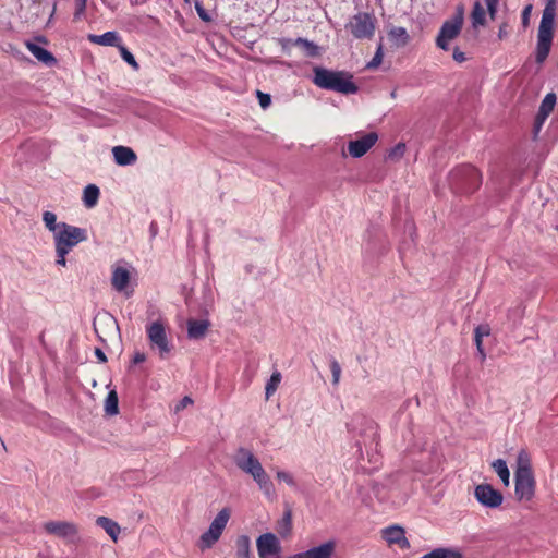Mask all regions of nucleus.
<instances>
[{
    "instance_id": "f03ea898",
    "label": "nucleus",
    "mask_w": 558,
    "mask_h": 558,
    "mask_svg": "<svg viewBox=\"0 0 558 558\" xmlns=\"http://www.w3.org/2000/svg\"><path fill=\"white\" fill-rule=\"evenodd\" d=\"M313 72V83L319 88L344 95L355 94L357 92V86L352 81V75L347 72L331 71L322 66H315Z\"/></svg>"
},
{
    "instance_id": "7ed1b4c3",
    "label": "nucleus",
    "mask_w": 558,
    "mask_h": 558,
    "mask_svg": "<svg viewBox=\"0 0 558 558\" xmlns=\"http://www.w3.org/2000/svg\"><path fill=\"white\" fill-rule=\"evenodd\" d=\"M515 496L519 500H531L535 494V478L527 453L521 451L518 457V469L514 474Z\"/></svg>"
},
{
    "instance_id": "c85d7f7f",
    "label": "nucleus",
    "mask_w": 558,
    "mask_h": 558,
    "mask_svg": "<svg viewBox=\"0 0 558 558\" xmlns=\"http://www.w3.org/2000/svg\"><path fill=\"white\" fill-rule=\"evenodd\" d=\"M99 189L94 185V184H89L87 185L85 189H84V194H83V202L85 204L86 207H94L97 202H98V197H99Z\"/></svg>"
},
{
    "instance_id": "9d476101",
    "label": "nucleus",
    "mask_w": 558,
    "mask_h": 558,
    "mask_svg": "<svg viewBox=\"0 0 558 558\" xmlns=\"http://www.w3.org/2000/svg\"><path fill=\"white\" fill-rule=\"evenodd\" d=\"M475 499L485 508L496 509L504 501L502 494L490 484H478L474 489Z\"/></svg>"
},
{
    "instance_id": "37998d69",
    "label": "nucleus",
    "mask_w": 558,
    "mask_h": 558,
    "mask_svg": "<svg viewBox=\"0 0 558 558\" xmlns=\"http://www.w3.org/2000/svg\"><path fill=\"white\" fill-rule=\"evenodd\" d=\"M481 329H475L474 330V341H475V344H476V349L478 351V353L481 354L482 359L484 360L486 354L484 352V349H483V341H482V335L480 333Z\"/></svg>"
},
{
    "instance_id": "f704fd0d",
    "label": "nucleus",
    "mask_w": 558,
    "mask_h": 558,
    "mask_svg": "<svg viewBox=\"0 0 558 558\" xmlns=\"http://www.w3.org/2000/svg\"><path fill=\"white\" fill-rule=\"evenodd\" d=\"M75 10L73 13V21L78 22L86 13L87 0H74Z\"/></svg>"
},
{
    "instance_id": "4c0bfd02",
    "label": "nucleus",
    "mask_w": 558,
    "mask_h": 558,
    "mask_svg": "<svg viewBox=\"0 0 558 558\" xmlns=\"http://www.w3.org/2000/svg\"><path fill=\"white\" fill-rule=\"evenodd\" d=\"M549 116L545 114V113H542V112H537L536 117H535V120H534V123H533V136L534 138H536L545 123V121L547 120Z\"/></svg>"
},
{
    "instance_id": "7c9ffc66",
    "label": "nucleus",
    "mask_w": 558,
    "mask_h": 558,
    "mask_svg": "<svg viewBox=\"0 0 558 558\" xmlns=\"http://www.w3.org/2000/svg\"><path fill=\"white\" fill-rule=\"evenodd\" d=\"M43 221L45 227L53 233V236L61 230V222H57V216L52 211H45L43 214Z\"/></svg>"
},
{
    "instance_id": "393cba45",
    "label": "nucleus",
    "mask_w": 558,
    "mask_h": 558,
    "mask_svg": "<svg viewBox=\"0 0 558 558\" xmlns=\"http://www.w3.org/2000/svg\"><path fill=\"white\" fill-rule=\"evenodd\" d=\"M96 523L98 526L102 527L114 542L117 541L120 534V526L117 522L107 517H98Z\"/></svg>"
},
{
    "instance_id": "6e6552de",
    "label": "nucleus",
    "mask_w": 558,
    "mask_h": 558,
    "mask_svg": "<svg viewBox=\"0 0 558 558\" xmlns=\"http://www.w3.org/2000/svg\"><path fill=\"white\" fill-rule=\"evenodd\" d=\"M462 25L463 12L460 10L453 19L448 20L442 24L436 39L437 46L444 50H448L449 41L454 39L460 34Z\"/></svg>"
},
{
    "instance_id": "13d9d810",
    "label": "nucleus",
    "mask_w": 558,
    "mask_h": 558,
    "mask_svg": "<svg viewBox=\"0 0 558 558\" xmlns=\"http://www.w3.org/2000/svg\"><path fill=\"white\" fill-rule=\"evenodd\" d=\"M0 444L5 449V444H4V441L1 438H0Z\"/></svg>"
},
{
    "instance_id": "0eeeda50",
    "label": "nucleus",
    "mask_w": 558,
    "mask_h": 558,
    "mask_svg": "<svg viewBox=\"0 0 558 558\" xmlns=\"http://www.w3.org/2000/svg\"><path fill=\"white\" fill-rule=\"evenodd\" d=\"M347 29L356 39H369L375 33V19L369 13L359 12L351 17Z\"/></svg>"
},
{
    "instance_id": "9b49d317",
    "label": "nucleus",
    "mask_w": 558,
    "mask_h": 558,
    "mask_svg": "<svg viewBox=\"0 0 558 558\" xmlns=\"http://www.w3.org/2000/svg\"><path fill=\"white\" fill-rule=\"evenodd\" d=\"M44 530L50 535L71 542L78 533L77 526L68 521H48L44 524Z\"/></svg>"
},
{
    "instance_id": "a18cd8bd",
    "label": "nucleus",
    "mask_w": 558,
    "mask_h": 558,
    "mask_svg": "<svg viewBox=\"0 0 558 558\" xmlns=\"http://www.w3.org/2000/svg\"><path fill=\"white\" fill-rule=\"evenodd\" d=\"M68 254H69L68 252L56 250V256H57L56 264L58 266L65 267L66 266V255Z\"/></svg>"
},
{
    "instance_id": "09e8293b",
    "label": "nucleus",
    "mask_w": 558,
    "mask_h": 558,
    "mask_svg": "<svg viewBox=\"0 0 558 558\" xmlns=\"http://www.w3.org/2000/svg\"><path fill=\"white\" fill-rule=\"evenodd\" d=\"M196 11H197V13H198V16H199L203 21H205V22L210 21L209 15L207 14V12H206V11H205L201 5H198V4L196 5Z\"/></svg>"
},
{
    "instance_id": "603ef678",
    "label": "nucleus",
    "mask_w": 558,
    "mask_h": 558,
    "mask_svg": "<svg viewBox=\"0 0 558 558\" xmlns=\"http://www.w3.org/2000/svg\"><path fill=\"white\" fill-rule=\"evenodd\" d=\"M475 329H481L480 333L482 335V338L484 336H488L489 331H490V329H489V327L487 325H480Z\"/></svg>"
},
{
    "instance_id": "6e6d98bb",
    "label": "nucleus",
    "mask_w": 558,
    "mask_h": 558,
    "mask_svg": "<svg viewBox=\"0 0 558 558\" xmlns=\"http://www.w3.org/2000/svg\"><path fill=\"white\" fill-rule=\"evenodd\" d=\"M374 61H380V56H379V53H378V52H377V54L375 56Z\"/></svg>"
},
{
    "instance_id": "8fccbe9b",
    "label": "nucleus",
    "mask_w": 558,
    "mask_h": 558,
    "mask_svg": "<svg viewBox=\"0 0 558 558\" xmlns=\"http://www.w3.org/2000/svg\"><path fill=\"white\" fill-rule=\"evenodd\" d=\"M95 356L97 357L98 362L100 363H106L107 362V356L106 354L104 353V351L99 348H96L95 349Z\"/></svg>"
},
{
    "instance_id": "3c124183",
    "label": "nucleus",
    "mask_w": 558,
    "mask_h": 558,
    "mask_svg": "<svg viewBox=\"0 0 558 558\" xmlns=\"http://www.w3.org/2000/svg\"><path fill=\"white\" fill-rule=\"evenodd\" d=\"M145 360H146V355H145L144 353H142V352H136V353L134 354V356H133V360H132V361H133V363H134V364H140V363L145 362Z\"/></svg>"
},
{
    "instance_id": "f3484780",
    "label": "nucleus",
    "mask_w": 558,
    "mask_h": 558,
    "mask_svg": "<svg viewBox=\"0 0 558 558\" xmlns=\"http://www.w3.org/2000/svg\"><path fill=\"white\" fill-rule=\"evenodd\" d=\"M258 462L254 453L246 448H240L234 456L235 465L245 473L248 472V468L255 466Z\"/></svg>"
},
{
    "instance_id": "a19ab883",
    "label": "nucleus",
    "mask_w": 558,
    "mask_h": 558,
    "mask_svg": "<svg viewBox=\"0 0 558 558\" xmlns=\"http://www.w3.org/2000/svg\"><path fill=\"white\" fill-rule=\"evenodd\" d=\"M256 96L258 98V101H259V106L263 108V109H267L270 104H271V97L269 94H266V93H263L260 90H257L256 92Z\"/></svg>"
},
{
    "instance_id": "5fc2aeb1",
    "label": "nucleus",
    "mask_w": 558,
    "mask_h": 558,
    "mask_svg": "<svg viewBox=\"0 0 558 558\" xmlns=\"http://www.w3.org/2000/svg\"><path fill=\"white\" fill-rule=\"evenodd\" d=\"M183 404H186V403H192V400L189 398V397H185L183 400H182Z\"/></svg>"
},
{
    "instance_id": "20e7f679",
    "label": "nucleus",
    "mask_w": 558,
    "mask_h": 558,
    "mask_svg": "<svg viewBox=\"0 0 558 558\" xmlns=\"http://www.w3.org/2000/svg\"><path fill=\"white\" fill-rule=\"evenodd\" d=\"M56 250L70 253L81 242L87 240V231L66 222H61V230L53 236Z\"/></svg>"
},
{
    "instance_id": "dca6fc26",
    "label": "nucleus",
    "mask_w": 558,
    "mask_h": 558,
    "mask_svg": "<svg viewBox=\"0 0 558 558\" xmlns=\"http://www.w3.org/2000/svg\"><path fill=\"white\" fill-rule=\"evenodd\" d=\"M383 538L389 545H398L401 549L410 548V543L405 537V531L399 525H392L381 531Z\"/></svg>"
},
{
    "instance_id": "72a5a7b5",
    "label": "nucleus",
    "mask_w": 558,
    "mask_h": 558,
    "mask_svg": "<svg viewBox=\"0 0 558 558\" xmlns=\"http://www.w3.org/2000/svg\"><path fill=\"white\" fill-rule=\"evenodd\" d=\"M280 381L281 374L278 371L274 372L265 387V395L267 400L276 392Z\"/></svg>"
},
{
    "instance_id": "2f4dec72",
    "label": "nucleus",
    "mask_w": 558,
    "mask_h": 558,
    "mask_svg": "<svg viewBox=\"0 0 558 558\" xmlns=\"http://www.w3.org/2000/svg\"><path fill=\"white\" fill-rule=\"evenodd\" d=\"M119 399L114 390L110 391L105 401V411L109 415H116L119 412Z\"/></svg>"
},
{
    "instance_id": "4468645a",
    "label": "nucleus",
    "mask_w": 558,
    "mask_h": 558,
    "mask_svg": "<svg viewBox=\"0 0 558 558\" xmlns=\"http://www.w3.org/2000/svg\"><path fill=\"white\" fill-rule=\"evenodd\" d=\"M253 480L257 483L259 489L267 496L271 497L275 494V487L270 481L269 475L264 470L260 462L255 464L253 468H248V472Z\"/></svg>"
},
{
    "instance_id": "1a4fd4ad",
    "label": "nucleus",
    "mask_w": 558,
    "mask_h": 558,
    "mask_svg": "<svg viewBox=\"0 0 558 558\" xmlns=\"http://www.w3.org/2000/svg\"><path fill=\"white\" fill-rule=\"evenodd\" d=\"M146 332L151 347L158 349L161 359L170 353L172 347L169 343L166 328L161 322L157 320L148 325Z\"/></svg>"
},
{
    "instance_id": "423d86ee",
    "label": "nucleus",
    "mask_w": 558,
    "mask_h": 558,
    "mask_svg": "<svg viewBox=\"0 0 558 558\" xmlns=\"http://www.w3.org/2000/svg\"><path fill=\"white\" fill-rule=\"evenodd\" d=\"M451 179L458 189L466 193L475 191L482 183L480 171L471 165H463L454 169L451 172Z\"/></svg>"
},
{
    "instance_id": "58836bf2",
    "label": "nucleus",
    "mask_w": 558,
    "mask_h": 558,
    "mask_svg": "<svg viewBox=\"0 0 558 558\" xmlns=\"http://www.w3.org/2000/svg\"><path fill=\"white\" fill-rule=\"evenodd\" d=\"M120 53L122 59L130 64L133 69H138V63L136 62L134 56L122 45L119 46Z\"/></svg>"
},
{
    "instance_id": "f8f14e48",
    "label": "nucleus",
    "mask_w": 558,
    "mask_h": 558,
    "mask_svg": "<svg viewBox=\"0 0 558 558\" xmlns=\"http://www.w3.org/2000/svg\"><path fill=\"white\" fill-rule=\"evenodd\" d=\"M377 140V133L369 132L355 141H350L348 144V153L354 158H360L376 144Z\"/></svg>"
},
{
    "instance_id": "f257e3e1",
    "label": "nucleus",
    "mask_w": 558,
    "mask_h": 558,
    "mask_svg": "<svg viewBox=\"0 0 558 558\" xmlns=\"http://www.w3.org/2000/svg\"><path fill=\"white\" fill-rule=\"evenodd\" d=\"M556 1L547 0L537 29L535 61L543 64L548 58L555 36Z\"/></svg>"
},
{
    "instance_id": "e433bc0d",
    "label": "nucleus",
    "mask_w": 558,
    "mask_h": 558,
    "mask_svg": "<svg viewBox=\"0 0 558 558\" xmlns=\"http://www.w3.org/2000/svg\"><path fill=\"white\" fill-rule=\"evenodd\" d=\"M549 116L545 114V113H542V112H537L536 117H535V120H534V123H533V136L534 138H536L545 123V121L547 120Z\"/></svg>"
},
{
    "instance_id": "ddd939ff",
    "label": "nucleus",
    "mask_w": 558,
    "mask_h": 558,
    "mask_svg": "<svg viewBox=\"0 0 558 558\" xmlns=\"http://www.w3.org/2000/svg\"><path fill=\"white\" fill-rule=\"evenodd\" d=\"M256 545L259 558L278 556L281 550L280 543L277 536L272 533L262 534L257 538Z\"/></svg>"
},
{
    "instance_id": "a878e982",
    "label": "nucleus",
    "mask_w": 558,
    "mask_h": 558,
    "mask_svg": "<svg viewBox=\"0 0 558 558\" xmlns=\"http://www.w3.org/2000/svg\"><path fill=\"white\" fill-rule=\"evenodd\" d=\"M471 23L474 28L486 24V11L480 1L473 4L471 12Z\"/></svg>"
},
{
    "instance_id": "2eb2a0df",
    "label": "nucleus",
    "mask_w": 558,
    "mask_h": 558,
    "mask_svg": "<svg viewBox=\"0 0 558 558\" xmlns=\"http://www.w3.org/2000/svg\"><path fill=\"white\" fill-rule=\"evenodd\" d=\"M335 550L336 543L333 541H328L319 546L292 555L288 558H332Z\"/></svg>"
},
{
    "instance_id": "de8ad7c7",
    "label": "nucleus",
    "mask_w": 558,
    "mask_h": 558,
    "mask_svg": "<svg viewBox=\"0 0 558 558\" xmlns=\"http://www.w3.org/2000/svg\"><path fill=\"white\" fill-rule=\"evenodd\" d=\"M532 5L529 4L523 9L522 12V22L523 25H526L529 23L530 14H531Z\"/></svg>"
},
{
    "instance_id": "b1692460",
    "label": "nucleus",
    "mask_w": 558,
    "mask_h": 558,
    "mask_svg": "<svg viewBox=\"0 0 558 558\" xmlns=\"http://www.w3.org/2000/svg\"><path fill=\"white\" fill-rule=\"evenodd\" d=\"M388 37L396 47H404L410 40V36L404 27H392L388 33Z\"/></svg>"
},
{
    "instance_id": "49530a36",
    "label": "nucleus",
    "mask_w": 558,
    "mask_h": 558,
    "mask_svg": "<svg viewBox=\"0 0 558 558\" xmlns=\"http://www.w3.org/2000/svg\"><path fill=\"white\" fill-rule=\"evenodd\" d=\"M452 58L459 63H462L466 60L464 52L460 51L458 48L454 49Z\"/></svg>"
},
{
    "instance_id": "aec40b11",
    "label": "nucleus",
    "mask_w": 558,
    "mask_h": 558,
    "mask_svg": "<svg viewBox=\"0 0 558 558\" xmlns=\"http://www.w3.org/2000/svg\"><path fill=\"white\" fill-rule=\"evenodd\" d=\"M210 323L206 319H189L187 336L190 339H201L205 337Z\"/></svg>"
},
{
    "instance_id": "ea45409f",
    "label": "nucleus",
    "mask_w": 558,
    "mask_h": 558,
    "mask_svg": "<svg viewBox=\"0 0 558 558\" xmlns=\"http://www.w3.org/2000/svg\"><path fill=\"white\" fill-rule=\"evenodd\" d=\"M330 371L332 374V384L337 386L340 381L341 366L336 359L330 361Z\"/></svg>"
},
{
    "instance_id": "c03bdc74",
    "label": "nucleus",
    "mask_w": 558,
    "mask_h": 558,
    "mask_svg": "<svg viewBox=\"0 0 558 558\" xmlns=\"http://www.w3.org/2000/svg\"><path fill=\"white\" fill-rule=\"evenodd\" d=\"M276 476L279 481H283L289 486H295V481L290 473H288L286 471H278Z\"/></svg>"
},
{
    "instance_id": "5701e85b",
    "label": "nucleus",
    "mask_w": 558,
    "mask_h": 558,
    "mask_svg": "<svg viewBox=\"0 0 558 558\" xmlns=\"http://www.w3.org/2000/svg\"><path fill=\"white\" fill-rule=\"evenodd\" d=\"M278 43H279V45L281 46V48L283 50L289 49L291 46H301V47H304L307 50L308 56L313 57L317 52L316 51L317 47L313 43L308 41L305 38L299 37L295 40H292V39H289V38H280L278 40Z\"/></svg>"
},
{
    "instance_id": "bb28decb",
    "label": "nucleus",
    "mask_w": 558,
    "mask_h": 558,
    "mask_svg": "<svg viewBox=\"0 0 558 558\" xmlns=\"http://www.w3.org/2000/svg\"><path fill=\"white\" fill-rule=\"evenodd\" d=\"M292 530V511L290 508L286 509L282 518L277 522V532L286 537Z\"/></svg>"
},
{
    "instance_id": "412c9836",
    "label": "nucleus",
    "mask_w": 558,
    "mask_h": 558,
    "mask_svg": "<svg viewBox=\"0 0 558 558\" xmlns=\"http://www.w3.org/2000/svg\"><path fill=\"white\" fill-rule=\"evenodd\" d=\"M88 40L100 46L119 47L121 38L116 32H106L102 35H88Z\"/></svg>"
},
{
    "instance_id": "864d4df0",
    "label": "nucleus",
    "mask_w": 558,
    "mask_h": 558,
    "mask_svg": "<svg viewBox=\"0 0 558 558\" xmlns=\"http://www.w3.org/2000/svg\"><path fill=\"white\" fill-rule=\"evenodd\" d=\"M507 34H508V33H507V25H506V24H504V25H501V26L499 27L498 37H499L500 39H502L504 37H506V36H507Z\"/></svg>"
},
{
    "instance_id": "a211bd4d",
    "label": "nucleus",
    "mask_w": 558,
    "mask_h": 558,
    "mask_svg": "<svg viewBox=\"0 0 558 558\" xmlns=\"http://www.w3.org/2000/svg\"><path fill=\"white\" fill-rule=\"evenodd\" d=\"M131 275L130 271L122 266H116L112 269L111 286L118 291L122 292L126 289L130 283Z\"/></svg>"
},
{
    "instance_id": "4be33fe9",
    "label": "nucleus",
    "mask_w": 558,
    "mask_h": 558,
    "mask_svg": "<svg viewBox=\"0 0 558 558\" xmlns=\"http://www.w3.org/2000/svg\"><path fill=\"white\" fill-rule=\"evenodd\" d=\"M26 48L38 61H40L47 65H52L57 62L56 58L53 57V54L50 51L46 50L45 48H43L34 43L27 41Z\"/></svg>"
},
{
    "instance_id": "c756f323",
    "label": "nucleus",
    "mask_w": 558,
    "mask_h": 558,
    "mask_svg": "<svg viewBox=\"0 0 558 558\" xmlns=\"http://www.w3.org/2000/svg\"><path fill=\"white\" fill-rule=\"evenodd\" d=\"M492 466L494 468L495 472L500 477L501 482L508 486L509 485V478H510V472L507 466V463L502 459H497L493 462Z\"/></svg>"
},
{
    "instance_id": "c9c22d12",
    "label": "nucleus",
    "mask_w": 558,
    "mask_h": 558,
    "mask_svg": "<svg viewBox=\"0 0 558 558\" xmlns=\"http://www.w3.org/2000/svg\"><path fill=\"white\" fill-rule=\"evenodd\" d=\"M549 116L545 114V113H542V112H537L536 117H535V120H534V123H533V136L534 138H536L545 123V121L547 120Z\"/></svg>"
},
{
    "instance_id": "6ab92c4d",
    "label": "nucleus",
    "mask_w": 558,
    "mask_h": 558,
    "mask_svg": "<svg viewBox=\"0 0 558 558\" xmlns=\"http://www.w3.org/2000/svg\"><path fill=\"white\" fill-rule=\"evenodd\" d=\"M113 158L119 166L133 165L137 160L134 150L126 146H116L112 148Z\"/></svg>"
},
{
    "instance_id": "4d7b16f0",
    "label": "nucleus",
    "mask_w": 558,
    "mask_h": 558,
    "mask_svg": "<svg viewBox=\"0 0 558 558\" xmlns=\"http://www.w3.org/2000/svg\"><path fill=\"white\" fill-rule=\"evenodd\" d=\"M396 148L399 149V150H402L404 148V145L403 144H399Z\"/></svg>"
},
{
    "instance_id": "cd10ccee",
    "label": "nucleus",
    "mask_w": 558,
    "mask_h": 558,
    "mask_svg": "<svg viewBox=\"0 0 558 558\" xmlns=\"http://www.w3.org/2000/svg\"><path fill=\"white\" fill-rule=\"evenodd\" d=\"M236 558H251V539L247 535H241L235 541Z\"/></svg>"
},
{
    "instance_id": "473e14b6",
    "label": "nucleus",
    "mask_w": 558,
    "mask_h": 558,
    "mask_svg": "<svg viewBox=\"0 0 558 558\" xmlns=\"http://www.w3.org/2000/svg\"><path fill=\"white\" fill-rule=\"evenodd\" d=\"M557 97L555 93H548L541 102L538 111L549 116L556 106Z\"/></svg>"
},
{
    "instance_id": "39448f33",
    "label": "nucleus",
    "mask_w": 558,
    "mask_h": 558,
    "mask_svg": "<svg viewBox=\"0 0 558 558\" xmlns=\"http://www.w3.org/2000/svg\"><path fill=\"white\" fill-rule=\"evenodd\" d=\"M231 511L228 508L221 509L210 523L208 530L204 532L198 541V547L201 550L211 548L221 537L229 519Z\"/></svg>"
},
{
    "instance_id": "79ce46f5",
    "label": "nucleus",
    "mask_w": 558,
    "mask_h": 558,
    "mask_svg": "<svg viewBox=\"0 0 558 558\" xmlns=\"http://www.w3.org/2000/svg\"><path fill=\"white\" fill-rule=\"evenodd\" d=\"M484 1H485L486 5H487V11H488L489 17L492 20H495L496 14H497V9H498L499 0H484Z\"/></svg>"
}]
</instances>
